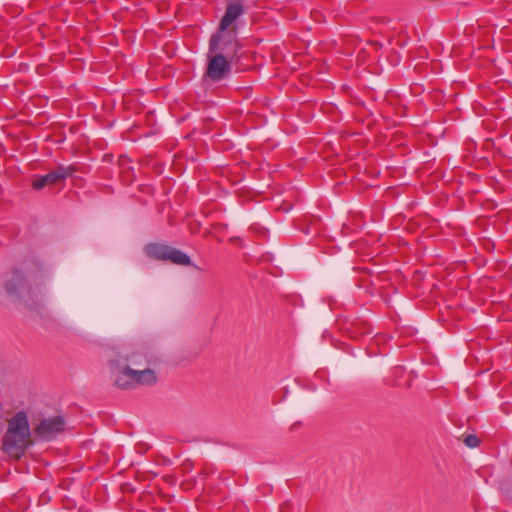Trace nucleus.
<instances>
[{
	"label": "nucleus",
	"instance_id": "f8f14e48",
	"mask_svg": "<svg viewBox=\"0 0 512 512\" xmlns=\"http://www.w3.org/2000/svg\"><path fill=\"white\" fill-rule=\"evenodd\" d=\"M464 443L469 448H476L480 445V439L474 434H469L465 436Z\"/></svg>",
	"mask_w": 512,
	"mask_h": 512
},
{
	"label": "nucleus",
	"instance_id": "f257e3e1",
	"mask_svg": "<svg viewBox=\"0 0 512 512\" xmlns=\"http://www.w3.org/2000/svg\"><path fill=\"white\" fill-rule=\"evenodd\" d=\"M237 51V39H221L220 36H211L204 77L212 83L226 79L231 73L232 62Z\"/></svg>",
	"mask_w": 512,
	"mask_h": 512
},
{
	"label": "nucleus",
	"instance_id": "f03ea898",
	"mask_svg": "<svg viewBox=\"0 0 512 512\" xmlns=\"http://www.w3.org/2000/svg\"><path fill=\"white\" fill-rule=\"evenodd\" d=\"M31 444L27 414L19 411L8 420V428L2 441L3 451L11 458L20 459Z\"/></svg>",
	"mask_w": 512,
	"mask_h": 512
},
{
	"label": "nucleus",
	"instance_id": "39448f33",
	"mask_svg": "<svg viewBox=\"0 0 512 512\" xmlns=\"http://www.w3.org/2000/svg\"><path fill=\"white\" fill-rule=\"evenodd\" d=\"M76 171L73 165L63 166L59 165L54 170L50 171L46 175L37 176L32 181V187L35 190H41L49 185H56L61 181H64L68 177L72 176Z\"/></svg>",
	"mask_w": 512,
	"mask_h": 512
},
{
	"label": "nucleus",
	"instance_id": "2eb2a0df",
	"mask_svg": "<svg viewBox=\"0 0 512 512\" xmlns=\"http://www.w3.org/2000/svg\"><path fill=\"white\" fill-rule=\"evenodd\" d=\"M486 143H487V147L490 146L491 140L490 139H486Z\"/></svg>",
	"mask_w": 512,
	"mask_h": 512
},
{
	"label": "nucleus",
	"instance_id": "9d476101",
	"mask_svg": "<svg viewBox=\"0 0 512 512\" xmlns=\"http://www.w3.org/2000/svg\"><path fill=\"white\" fill-rule=\"evenodd\" d=\"M134 382L136 385H151L156 382V374L154 370L149 368L134 369Z\"/></svg>",
	"mask_w": 512,
	"mask_h": 512
},
{
	"label": "nucleus",
	"instance_id": "ddd939ff",
	"mask_svg": "<svg viewBox=\"0 0 512 512\" xmlns=\"http://www.w3.org/2000/svg\"><path fill=\"white\" fill-rule=\"evenodd\" d=\"M140 357V355L134 354L131 357H129L127 360L132 363L133 365H138L139 362L135 360V358Z\"/></svg>",
	"mask_w": 512,
	"mask_h": 512
},
{
	"label": "nucleus",
	"instance_id": "423d86ee",
	"mask_svg": "<svg viewBox=\"0 0 512 512\" xmlns=\"http://www.w3.org/2000/svg\"><path fill=\"white\" fill-rule=\"evenodd\" d=\"M65 429V420L62 416H54L40 420L34 429L35 435L42 440H52Z\"/></svg>",
	"mask_w": 512,
	"mask_h": 512
},
{
	"label": "nucleus",
	"instance_id": "7ed1b4c3",
	"mask_svg": "<svg viewBox=\"0 0 512 512\" xmlns=\"http://www.w3.org/2000/svg\"><path fill=\"white\" fill-rule=\"evenodd\" d=\"M3 288L8 296L27 308H34L43 298V289L34 288L20 268H12L4 276Z\"/></svg>",
	"mask_w": 512,
	"mask_h": 512
},
{
	"label": "nucleus",
	"instance_id": "1a4fd4ad",
	"mask_svg": "<svg viewBox=\"0 0 512 512\" xmlns=\"http://www.w3.org/2000/svg\"><path fill=\"white\" fill-rule=\"evenodd\" d=\"M134 369L126 366L115 379V385L122 389H129L136 386L134 380Z\"/></svg>",
	"mask_w": 512,
	"mask_h": 512
},
{
	"label": "nucleus",
	"instance_id": "0eeeda50",
	"mask_svg": "<svg viewBox=\"0 0 512 512\" xmlns=\"http://www.w3.org/2000/svg\"><path fill=\"white\" fill-rule=\"evenodd\" d=\"M342 330L346 331L351 338H357L359 336L371 333L370 324L358 319L352 321L351 323H347L345 326L343 325Z\"/></svg>",
	"mask_w": 512,
	"mask_h": 512
},
{
	"label": "nucleus",
	"instance_id": "20e7f679",
	"mask_svg": "<svg viewBox=\"0 0 512 512\" xmlns=\"http://www.w3.org/2000/svg\"><path fill=\"white\" fill-rule=\"evenodd\" d=\"M246 7L236 0H228L225 13L220 21L217 33L212 36H220L221 39H236V30H228L234 21L244 14Z\"/></svg>",
	"mask_w": 512,
	"mask_h": 512
},
{
	"label": "nucleus",
	"instance_id": "9b49d317",
	"mask_svg": "<svg viewBox=\"0 0 512 512\" xmlns=\"http://www.w3.org/2000/svg\"><path fill=\"white\" fill-rule=\"evenodd\" d=\"M167 261L182 266L191 264V258L186 253L172 246L169 247Z\"/></svg>",
	"mask_w": 512,
	"mask_h": 512
},
{
	"label": "nucleus",
	"instance_id": "6e6552de",
	"mask_svg": "<svg viewBox=\"0 0 512 512\" xmlns=\"http://www.w3.org/2000/svg\"><path fill=\"white\" fill-rule=\"evenodd\" d=\"M169 247L162 243H150L146 245L145 253L151 259L167 261Z\"/></svg>",
	"mask_w": 512,
	"mask_h": 512
},
{
	"label": "nucleus",
	"instance_id": "4468645a",
	"mask_svg": "<svg viewBox=\"0 0 512 512\" xmlns=\"http://www.w3.org/2000/svg\"><path fill=\"white\" fill-rule=\"evenodd\" d=\"M492 246L493 245L490 242L489 243H483L482 242V244H481L482 248H485V249H488V250L491 249Z\"/></svg>",
	"mask_w": 512,
	"mask_h": 512
}]
</instances>
